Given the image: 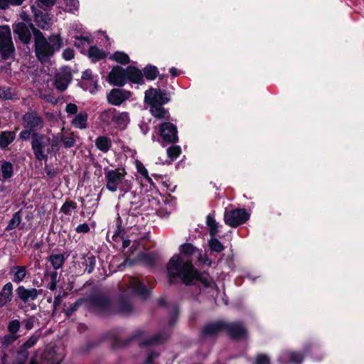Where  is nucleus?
<instances>
[{
	"label": "nucleus",
	"instance_id": "1",
	"mask_svg": "<svg viewBox=\"0 0 364 364\" xmlns=\"http://www.w3.org/2000/svg\"><path fill=\"white\" fill-rule=\"evenodd\" d=\"M180 253L181 255H174L168 262L167 273L169 282L171 284L173 279H180L186 284L201 281L205 286H208L210 283L208 277L200 274L192 264V257L196 256L198 262L210 265L211 260L206 254L189 243L181 245Z\"/></svg>",
	"mask_w": 364,
	"mask_h": 364
},
{
	"label": "nucleus",
	"instance_id": "2",
	"mask_svg": "<svg viewBox=\"0 0 364 364\" xmlns=\"http://www.w3.org/2000/svg\"><path fill=\"white\" fill-rule=\"evenodd\" d=\"M35 41V53L41 62L48 61L54 53L61 48L62 39L59 35L53 34L46 38L43 33L38 31H33Z\"/></svg>",
	"mask_w": 364,
	"mask_h": 364
},
{
	"label": "nucleus",
	"instance_id": "3",
	"mask_svg": "<svg viewBox=\"0 0 364 364\" xmlns=\"http://www.w3.org/2000/svg\"><path fill=\"white\" fill-rule=\"evenodd\" d=\"M31 148L38 161H47L49 154H55L60 149V136L53 135L49 138L44 134L34 133L31 141Z\"/></svg>",
	"mask_w": 364,
	"mask_h": 364
},
{
	"label": "nucleus",
	"instance_id": "4",
	"mask_svg": "<svg viewBox=\"0 0 364 364\" xmlns=\"http://www.w3.org/2000/svg\"><path fill=\"white\" fill-rule=\"evenodd\" d=\"M82 305L99 314L115 312L113 309V304L107 296L101 294H95L87 299H80L71 304L66 310L67 314L71 315Z\"/></svg>",
	"mask_w": 364,
	"mask_h": 364
},
{
	"label": "nucleus",
	"instance_id": "5",
	"mask_svg": "<svg viewBox=\"0 0 364 364\" xmlns=\"http://www.w3.org/2000/svg\"><path fill=\"white\" fill-rule=\"evenodd\" d=\"M223 331H226L234 339L243 338L247 333L245 328L240 323H227L223 321H217L207 324L203 328V336L205 338L213 337Z\"/></svg>",
	"mask_w": 364,
	"mask_h": 364
},
{
	"label": "nucleus",
	"instance_id": "6",
	"mask_svg": "<svg viewBox=\"0 0 364 364\" xmlns=\"http://www.w3.org/2000/svg\"><path fill=\"white\" fill-rule=\"evenodd\" d=\"M127 172L124 168L105 169L106 188L112 193L119 191L124 193L132 188L130 181L126 178Z\"/></svg>",
	"mask_w": 364,
	"mask_h": 364
},
{
	"label": "nucleus",
	"instance_id": "7",
	"mask_svg": "<svg viewBox=\"0 0 364 364\" xmlns=\"http://www.w3.org/2000/svg\"><path fill=\"white\" fill-rule=\"evenodd\" d=\"M100 119L107 125H113L116 128L124 129L129 122V117L126 112H117L115 109L110 108L100 114Z\"/></svg>",
	"mask_w": 364,
	"mask_h": 364
},
{
	"label": "nucleus",
	"instance_id": "8",
	"mask_svg": "<svg viewBox=\"0 0 364 364\" xmlns=\"http://www.w3.org/2000/svg\"><path fill=\"white\" fill-rule=\"evenodd\" d=\"M118 205L122 206L128 214L136 215L141 205V196L130 190L127 191L119 195Z\"/></svg>",
	"mask_w": 364,
	"mask_h": 364
},
{
	"label": "nucleus",
	"instance_id": "9",
	"mask_svg": "<svg viewBox=\"0 0 364 364\" xmlns=\"http://www.w3.org/2000/svg\"><path fill=\"white\" fill-rule=\"evenodd\" d=\"M14 51L9 26H0V53L4 59L10 58Z\"/></svg>",
	"mask_w": 364,
	"mask_h": 364
},
{
	"label": "nucleus",
	"instance_id": "10",
	"mask_svg": "<svg viewBox=\"0 0 364 364\" xmlns=\"http://www.w3.org/2000/svg\"><path fill=\"white\" fill-rule=\"evenodd\" d=\"M249 219V214L245 209H234L228 210L225 209L224 221L226 225L235 228L245 223Z\"/></svg>",
	"mask_w": 364,
	"mask_h": 364
},
{
	"label": "nucleus",
	"instance_id": "11",
	"mask_svg": "<svg viewBox=\"0 0 364 364\" xmlns=\"http://www.w3.org/2000/svg\"><path fill=\"white\" fill-rule=\"evenodd\" d=\"M169 100L165 91L150 88L145 92L144 101L150 107L156 105H164Z\"/></svg>",
	"mask_w": 364,
	"mask_h": 364
},
{
	"label": "nucleus",
	"instance_id": "12",
	"mask_svg": "<svg viewBox=\"0 0 364 364\" xmlns=\"http://www.w3.org/2000/svg\"><path fill=\"white\" fill-rule=\"evenodd\" d=\"M22 120L24 128L30 129L35 133H37L43 127L42 118L34 111L26 112L23 116Z\"/></svg>",
	"mask_w": 364,
	"mask_h": 364
},
{
	"label": "nucleus",
	"instance_id": "13",
	"mask_svg": "<svg viewBox=\"0 0 364 364\" xmlns=\"http://www.w3.org/2000/svg\"><path fill=\"white\" fill-rule=\"evenodd\" d=\"M159 132L164 142L173 144L178 141L177 129L173 124L162 123L159 127Z\"/></svg>",
	"mask_w": 364,
	"mask_h": 364
},
{
	"label": "nucleus",
	"instance_id": "14",
	"mask_svg": "<svg viewBox=\"0 0 364 364\" xmlns=\"http://www.w3.org/2000/svg\"><path fill=\"white\" fill-rule=\"evenodd\" d=\"M126 284L127 294H132L141 297H146L148 295L146 286L136 278H129Z\"/></svg>",
	"mask_w": 364,
	"mask_h": 364
},
{
	"label": "nucleus",
	"instance_id": "15",
	"mask_svg": "<svg viewBox=\"0 0 364 364\" xmlns=\"http://www.w3.org/2000/svg\"><path fill=\"white\" fill-rule=\"evenodd\" d=\"M108 81L110 84L122 87L127 82L126 69L121 67H114L108 75Z\"/></svg>",
	"mask_w": 364,
	"mask_h": 364
},
{
	"label": "nucleus",
	"instance_id": "16",
	"mask_svg": "<svg viewBox=\"0 0 364 364\" xmlns=\"http://www.w3.org/2000/svg\"><path fill=\"white\" fill-rule=\"evenodd\" d=\"M36 30L31 24H27L24 22H19L14 25V32L16 34L19 40L24 44H27L31 40V31Z\"/></svg>",
	"mask_w": 364,
	"mask_h": 364
},
{
	"label": "nucleus",
	"instance_id": "17",
	"mask_svg": "<svg viewBox=\"0 0 364 364\" xmlns=\"http://www.w3.org/2000/svg\"><path fill=\"white\" fill-rule=\"evenodd\" d=\"M31 9L36 25L43 30H48L52 25V19L50 16L47 13L38 9L34 6H31Z\"/></svg>",
	"mask_w": 364,
	"mask_h": 364
},
{
	"label": "nucleus",
	"instance_id": "18",
	"mask_svg": "<svg viewBox=\"0 0 364 364\" xmlns=\"http://www.w3.org/2000/svg\"><path fill=\"white\" fill-rule=\"evenodd\" d=\"M176 199L170 196L162 198V201L159 203V208L157 210V214L165 218L168 216L176 209Z\"/></svg>",
	"mask_w": 364,
	"mask_h": 364
},
{
	"label": "nucleus",
	"instance_id": "19",
	"mask_svg": "<svg viewBox=\"0 0 364 364\" xmlns=\"http://www.w3.org/2000/svg\"><path fill=\"white\" fill-rule=\"evenodd\" d=\"M80 86L85 90L93 94L97 90V80L92 76L91 70H86L82 73Z\"/></svg>",
	"mask_w": 364,
	"mask_h": 364
},
{
	"label": "nucleus",
	"instance_id": "20",
	"mask_svg": "<svg viewBox=\"0 0 364 364\" xmlns=\"http://www.w3.org/2000/svg\"><path fill=\"white\" fill-rule=\"evenodd\" d=\"M41 292V289L35 288L26 289L23 286H20L16 289L18 297L25 304L36 299Z\"/></svg>",
	"mask_w": 364,
	"mask_h": 364
},
{
	"label": "nucleus",
	"instance_id": "21",
	"mask_svg": "<svg viewBox=\"0 0 364 364\" xmlns=\"http://www.w3.org/2000/svg\"><path fill=\"white\" fill-rule=\"evenodd\" d=\"M131 96V92L120 89H113L107 96L109 103L114 105H120Z\"/></svg>",
	"mask_w": 364,
	"mask_h": 364
},
{
	"label": "nucleus",
	"instance_id": "22",
	"mask_svg": "<svg viewBox=\"0 0 364 364\" xmlns=\"http://www.w3.org/2000/svg\"><path fill=\"white\" fill-rule=\"evenodd\" d=\"M72 80V75L68 70H61L55 75L54 85L59 91L65 90Z\"/></svg>",
	"mask_w": 364,
	"mask_h": 364
},
{
	"label": "nucleus",
	"instance_id": "23",
	"mask_svg": "<svg viewBox=\"0 0 364 364\" xmlns=\"http://www.w3.org/2000/svg\"><path fill=\"white\" fill-rule=\"evenodd\" d=\"M304 355L301 352L293 350L283 351L279 358V361L282 364L294 363L297 364L302 362Z\"/></svg>",
	"mask_w": 364,
	"mask_h": 364
},
{
	"label": "nucleus",
	"instance_id": "24",
	"mask_svg": "<svg viewBox=\"0 0 364 364\" xmlns=\"http://www.w3.org/2000/svg\"><path fill=\"white\" fill-rule=\"evenodd\" d=\"M13 298V284L7 282L0 291V308L8 304Z\"/></svg>",
	"mask_w": 364,
	"mask_h": 364
},
{
	"label": "nucleus",
	"instance_id": "25",
	"mask_svg": "<svg viewBox=\"0 0 364 364\" xmlns=\"http://www.w3.org/2000/svg\"><path fill=\"white\" fill-rule=\"evenodd\" d=\"M127 81L129 80L134 83L143 84L144 82V75L140 70L138 68L129 66L126 69Z\"/></svg>",
	"mask_w": 364,
	"mask_h": 364
},
{
	"label": "nucleus",
	"instance_id": "26",
	"mask_svg": "<svg viewBox=\"0 0 364 364\" xmlns=\"http://www.w3.org/2000/svg\"><path fill=\"white\" fill-rule=\"evenodd\" d=\"M88 115L86 112H80L73 119L72 125L80 129H85L87 127Z\"/></svg>",
	"mask_w": 364,
	"mask_h": 364
},
{
	"label": "nucleus",
	"instance_id": "27",
	"mask_svg": "<svg viewBox=\"0 0 364 364\" xmlns=\"http://www.w3.org/2000/svg\"><path fill=\"white\" fill-rule=\"evenodd\" d=\"M164 105H152L150 112L154 117L159 119H168L170 117L169 112L164 107Z\"/></svg>",
	"mask_w": 364,
	"mask_h": 364
},
{
	"label": "nucleus",
	"instance_id": "28",
	"mask_svg": "<svg viewBox=\"0 0 364 364\" xmlns=\"http://www.w3.org/2000/svg\"><path fill=\"white\" fill-rule=\"evenodd\" d=\"M16 139V132L5 131L0 134V148L6 149Z\"/></svg>",
	"mask_w": 364,
	"mask_h": 364
},
{
	"label": "nucleus",
	"instance_id": "29",
	"mask_svg": "<svg viewBox=\"0 0 364 364\" xmlns=\"http://www.w3.org/2000/svg\"><path fill=\"white\" fill-rule=\"evenodd\" d=\"M65 254L53 253L48 257V261L55 269H60L65 262Z\"/></svg>",
	"mask_w": 364,
	"mask_h": 364
},
{
	"label": "nucleus",
	"instance_id": "30",
	"mask_svg": "<svg viewBox=\"0 0 364 364\" xmlns=\"http://www.w3.org/2000/svg\"><path fill=\"white\" fill-rule=\"evenodd\" d=\"M96 147L101 151L107 152L112 146L111 139L105 136H100L95 140Z\"/></svg>",
	"mask_w": 364,
	"mask_h": 364
},
{
	"label": "nucleus",
	"instance_id": "31",
	"mask_svg": "<svg viewBox=\"0 0 364 364\" xmlns=\"http://www.w3.org/2000/svg\"><path fill=\"white\" fill-rule=\"evenodd\" d=\"M12 281L15 283L22 282L26 276V267L25 266H14L12 268Z\"/></svg>",
	"mask_w": 364,
	"mask_h": 364
},
{
	"label": "nucleus",
	"instance_id": "32",
	"mask_svg": "<svg viewBox=\"0 0 364 364\" xmlns=\"http://www.w3.org/2000/svg\"><path fill=\"white\" fill-rule=\"evenodd\" d=\"M157 258V255L154 252L141 253L138 256L139 261L147 266L154 265L156 263Z\"/></svg>",
	"mask_w": 364,
	"mask_h": 364
},
{
	"label": "nucleus",
	"instance_id": "33",
	"mask_svg": "<svg viewBox=\"0 0 364 364\" xmlns=\"http://www.w3.org/2000/svg\"><path fill=\"white\" fill-rule=\"evenodd\" d=\"M88 57L92 62L99 61L106 57L104 50L98 48L97 46H91L88 50Z\"/></svg>",
	"mask_w": 364,
	"mask_h": 364
},
{
	"label": "nucleus",
	"instance_id": "34",
	"mask_svg": "<svg viewBox=\"0 0 364 364\" xmlns=\"http://www.w3.org/2000/svg\"><path fill=\"white\" fill-rule=\"evenodd\" d=\"M0 167L3 180H8L12 177L14 166L11 162L2 161Z\"/></svg>",
	"mask_w": 364,
	"mask_h": 364
},
{
	"label": "nucleus",
	"instance_id": "35",
	"mask_svg": "<svg viewBox=\"0 0 364 364\" xmlns=\"http://www.w3.org/2000/svg\"><path fill=\"white\" fill-rule=\"evenodd\" d=\"M168 336V334L166 333H158L155 335L153 337H151L149 338L144 340L141 343V346H146V345H153L161 343L162 341H165Z\"/></svg>",
	"mask_w": 364,
	"mask_h": 364
},
{
	"label": "nucleus",
	"instance_id": "36",
	"mask_svg": "<svg viewBox=\"0 0 364 364\" xmlns=\"http://www.w3.org/2000/svg\"><path fill=\"white\" fill-rule=\"evenodd\" d=\"M206 224L209 228V232L211 237H215L218 232V224L213 216L209 214L206 218Z\"/></svg>",
	"mask_w": 364,
	"mask_h": 364
},
{
	"label": "nucleus",
	"instance_id": "37",
	"mask_svg": "<svg viewBox=\"0 0 364 364\" xmlns=\"http://www.w3.org/2000/svg\"><path fill=\"white\" fill-rule=\"evenodd\" d=\"M110 59L116 61L118 63L126 65L129 63L130 59L129 55L122 51H116L114 53L111 57Z\"/></svg>",
	"mask_w": 364,
	"mask_h": 364
},
{
	"label": "nucleus",
	"instance_id": "38",
	"mask_svg": "<svg viewBox=\"0 0 364 364\" xmlns=\"http://www.w3.org/2000/svg\"><path fill=\"white\" fill-rule=\"evenodd\" d=\"M22 220V215L21 211H18L14 214L12 218L9 221L8 225L6 228V231L12 230L16 228Z\"/></svg>",
	"mask_w": 364,
	"mask_h": 364
},
{
	"label": "nucleus",
	"instance_id": "39",
	"mask_svg": "<svg viewBox=\"0 0 364 364\" xmlns=\"http://www.w3.org/2000/svg\"><path fill=\"white\" fill-rule=\"evenodd\" d=\"M76 41L74 43V45L75 47L81 49V51L82 52L84 50H85L86 47L91 43V40L90 36H75Z\"/></svg>",
	"mask_w": 364,
	"mask_h": 364
},
{
	"label": "nucleus",
	"instance_id": "40",
	"mask_svg": "<svg viewBox=\"0 0 364 364\" xmlns=\"http://www.w3.org/2000/svg\"><path fill=\"white\" fill-rule=\"evenodd\" d=\"M136 168L138 172L144 178V183H149L151 186H154V183L151 179V178L149 176L147 169L144 167V166L141 163H137Z\"/></svg>",
	"mask_w": 364,
	"mask_h": 364
},
{
	"label": "nucleus",
	"instance_id": "41",
	"mask_svg": "<svg viewBox=\"0 0 364 364\" xmlns=\"http://www.w3.org/2000/svg\"><path fill=\"white\" fill-rule=\"evenodd\" d=\"M77 208L76 203L72 200H66L62 205L60 210L66 215H70L72 212Z\"/></svg>",
	"mask_w": 364,
	"mask_h": 364
},
{
	"label": "nucleus",
	"instance_id": "42",
	"mask_svg": "<svg viewBox=\"0 0 364 364\" xmlns=\"http://www.w3.org/2000/svg\"><path fill=\"white\" fill-rule=\"evenodd\" d=\"M16 96L13 89L9 87H0V98L4 100H11Z\"/></svg>",
	"mask_w": 364,
	"mask_h": 364
},
{
	"label": "nucleus",
	"instance_id": "43",
	"mask_svg": "<svg viewBox=\"0 0 364 364\" xmlns=\"http://www.w3.org/2000/svg\"><path fill=\"white\" fill-rule=\"evenodd\" d=\"M144 76L146 77V78L147 80H154L159 73L157 68L154 65L146 66L144 68Z\"/></svg>",
	"mask_w": 364,
	"mask_h": 364
},
{
	"label": "nucleus",
	"instance_id": "44",
	"mask_svg": "<svg viewBox=\"0 0 364 364\" xmlns=\"http://www.w3.org/2000/svg\"><path fill=\"white\" fill-rule=\"evenodd\" d=\"M62 141L65 148H71L74 146L76 142V136L72 133L69 136H62L60 137V141Z\"/></svg>",
	"mask_w": 364,
	"mask_h": 364
},
{
	"label": "nucleus",
	"instance_id": "45",
	"mask_svg": "<svg viewBox=\"0 0 364 364\" xmlns=\"http://www.w3.org/2000/svg\"><path fill=\"white\" fill-rule=\"evenodd\" d=\"M83 264L86 267L85 271H86L89 274L91 273L93 271L96 264L95 257L91 255L85 257Z\"/></svg>",
	"mask_w": 364,
	"mask_h": 364
},
{
	"label": "nucleus",
	"instance_id": "46",
	"mask_svg": "<svg viewBox=\"0 0 364 364\" xmlns=\"http://www.w3.org/2000/svg\"><path fill=\"white\" fill-rule=\"evenodd\" d=\"M210 249L211 251L220 252L223 250L224 247L222 243L215 238V237H211L208 242Z\"/></svg>",
	"mask_w": 364,
	"mask_h": 364
},
{
	"label": "nucleus",
	"instance_id": "47",
	"mask_svg": "<svg viewBox=\"0 0 364 364\" xmlns=\"http://www.w3.org/2000/svg\"><path fill=\"white\" fill-rule=\"evenodd\" d=\"M21 323L18 320L11 321L8 324V331L12 336H18L17 333L20 328Z\"/></svg>",
	"mask_w": 364,
	"mask_h": 364
},
{
	"label": "nucleus",
	"instance_id": "48",
	"mask_svg": "<svg viewBox=\"0 0 364 364\" xmlns=\"http://www.w3.org/2000/svg\"><path fill=\"white\" fill-rule=\"evenodd\" d=\"M48 276L50 277V281L48 285V288L50 291H54L56 289L57 284H58V272L55 271L50 272L48 274Z\"/></svg>",
	"mask_w": 364,
	"mask_h": 364
},
{
	"label": "nucleus",
	"instance_id": "49",
	"mask_svg": "<svg viewBox=\"0 0 364 364\" xmlns=\"http://www.w3.org/2000/svg\"><path fill=\"white\" fill-rule=\"evenodd\" d=\"M24 0H0V9H6L10 6H19Z\"/></svg>",
	"mask_w": 364,
	"mask_h": 364
},
{
	"label": "nucleus",
	"instance_id": "50",
	"mask_svg": "<svg viewBox=\"0 0 364 364\" xmlns=\"http://www.w3.org/2000/svg\"><path fill=\"white\" fill-rule=\"evenodd\" d=\"M181 148L178 146H171L167 149V154L171 159H176L181 154Z\"/></svg>",
	"mask_w": 364,
	"mask_h": 364
},
{
	"label": "nucleus",
	"instance_id": "51",
	"mask_svg": "<svg viewBox=\"0 0 364 364\" xmlns=\"http://www.w3.org/2000/svg\"><path fill=\"white\" fill-rule=\"evenodd\" d=\"M78 0H65V9L68 12H73L78 9Z\"/></svg>",
	"mask_w": 364,
	"mask_h": 364
},
{
	"label": "nucleus",
	"instance_id": "52",
	"mask_svg": "<svg viewBox=\"0 0 364 364\" xmlns=\"http://www.w3.org/2000/svg\"><path fill=\"white\" fill-rule=\"evenodd\" d=\"M254 364H270V360L266 354H259L256 356Z\"/></svg>",
	"mask_w": 364,
	"mask_h": 364
},
{
	"label": "nucleus",
	"instance_id": "53",
	"mask_svg": "<svg viewBox=\"0 0 364 364\" xmlns=\"http://www.w3.org/2000/svg\"><path fill=\"white\" fill-rule=\"evenodd\" d=\"M18 338V336H12V335L5 336L1 338V343L5 347H7L10 344L14 343L16 340H17Z\"/></svg>",
	"mask_w": 364,
	"mask_h": 364
},
{
	"label": "nucleus",
	"instance_id": "54",
	"mask_svg": "<svg viewBox=\"0 0 364 364\" xmlns=\"http://www.w3.org/2000/svg\"><path fill=\"white\" fill-rule=\"evenodd\" d=\"M39 339V335L33 334L32 335L26 342L23 344L25 348H32Z\"/></svg>",
	"mask_w": 364,
	"mask_h": 364
},
{
	"label": "nucleus",
	"instance_id": "55",
	"mask_svg": "<svg viewBox=\"0 0 364 364\" xmlns=\"http://www.w3.org/2000/svg\"><path fill=\"white\" fill-rule=\"evenodd\" d=\"M132 310V306L128 302H122L119 304V309L117 311V312L127 314L129 313Z\"/></svg>",
	"mask_w": 364,
	"mask_h": 364
},
{
	"label": "nucleus",
	"instance_id": "56",
	"mask_svg": "<svg viewBox=\"0 0 364 364\" xmlns=\"http://www.w3.org/2000/svg\"><path fill=\"white\" fill-rule=\"evenodd\" d=\"M65 111L68 114H75L77 112V107L74 103H68L66 105Z\"/></svg>",
	"mask_w": 364,
	"mask_h": 364
},
{
	"label": "nucleus",
	"instance_id": "57",
	"mask_svg": "<svg viewBox=\"0 0 364 364\" xmlns=\"http://www.w3.org/2000/svg\"><path fill=\"white\" fill-rule=\"evenodd\" d=\"M63 57L66 60H70L74 58V50L71 48H66L63 52Z\"/></svg>",
	"mask_w": 364,
	"mask_h": 364
},
{
	"label": "nucleus",
	"instance_id": "58",
	"mask_svg": "<svg viewBox=\"0 0 364 364\" xmlns=\"http://www.w3.org/2000/svg\"><path fill=\"white\" fill-rule=\"evenodd\" d=\"M34 133H35L34 132H33L30 129H25L24 130L21 132L19 136L21 139H22L23 140H27L30 138L31 135L33 136V134Z\"/></svg>",
	"mask_w": 364,
	"mask_h": 364
},
{
	"label": "nucleus",
	"instance_id": "59",
	"mask_svg": "<svg viewBox=\"0 0 364 364\" xmlns=\"http://www.w3.org/2000/svg\"><path fill=\"white\" fill-rule=\"evenodd\" d=\"M78 233H86L90 231V227L87 223L80 224L75 229Z\"/></svg>",
	"mask_w": 364,
	"mask_h": 364
},
{
	"label": "nucleus",
	"instance_id": "60",
	"mask_svg": "<svg viewBox=\"0 0 364 364\" xmlns=\"http://www.w3.org/2000/svg\"><path fill=\"white\" fill-rule=\"evenodd\" d=\"M158 356L159 353L156 352L149 353L146 360L144 362V364H152L153 360L156 359Z\"/></svg>",
	"mask_w": 364,
	"mask_h": 364
},
{
	"label": "nucleus",
	"instance_id": "61",
	"mask_svg": "<svg viewBox=\"0 0 364 364\" xmlns=\"http://www.w3.org/2000/svg\"><path fill=\"white\" fill-rule=\"evenodd\" d=\"M24 326L27 330H31L33 327V318H28L23 321Z\"/></svg>",
	"mask_w": 364,
	"mask_h": 364
},
{
	"label": "nucleus",
	"instance_id": "62",
	"mask_svg": "<svg viewBox=\"0 0 364 364\" xmlns=\"http://www.w3.org/2000/svg\"><path fill=\"white\" fill-rule=\"evenodd\" d=\"M41 4L46 6H52L55 4L56 0H38Z\"/></svg>",
	"mask_w": 364,
	"mask_h": 364
},
{
	"label": "nucleus",
	"instance_id": "63",
	"mask_svg": "<svg viewBox=\"0 0 364 364\" xmlns=\"http://www.w3.org/2000/svg\"><path fill=\"white\" fill-rule=\"evenodd\" d=\"M170 73L171 74V75H173V77H176L178 75V70L176 68H171L170 69Z\"/></svg>",
	"mask_w": 364,
	"mask_h": 364
},
{
	"label": "nucleus",
	"instance_id": "64",
	"mask_svg": "<svg viewBox=\"0 0 364 364\" xmlns=\"http://www.w3.org/2000/svg\"><path fill=\"white\" fill-rule=\"evenodd\" d=\"M131 241L129 240H123L122 247L123 248L127 247L130 245Z\"/></svg>",
	"mask_w": 364,
	"mask_h": 364
}]
</instances>
